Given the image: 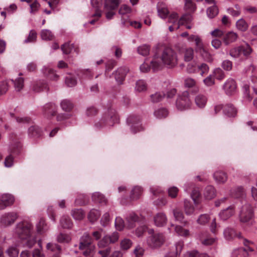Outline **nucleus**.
Instances as JSON below:
<instances>
[{
    "mask_svg": "<svg viewBox=\"0 0 257 257\" xmlns=\"http://www.w3.org/2000/svg\"><path fill=\"white\" fill-rule=\"evenodd\" d=\"M244 190L242 186H237L231 191V195L232 197L238 198L244 194Z\"/></svg>",
    "mask_w": 257,
    "mask_h": 257,
    "instance_id": "09e8293b",
    "label": "nucleus"
},
{
    "mask_svg": "<svg viewBox=\"0 0 257 257\" xmlns=\"http://www.w3.org/2000/svg\"><path fill=\"white\" fill-rule=\"evenodd\" d=\"M238 35L236 33L232 31L229 32L224 36L223 42L226 45H228L236 41Z\"/></svg>",
    "mask_w": 257,
    "mask_h": 257,
    "instance_id": "c756f323",
    "label": "nucleus"
},
{
    "mask_svg": "<svg viewBox=\"0 0 257 257\" xmlns=\"http://www.w3.org/2000/svg\"><path fill=\"white\" fill-rule=\"evenodd\" d=\"M119 237V233L114 231L110 234L105 235L100 239L97 243L99 248H103L107 247L109 244H113L116 242Z\"/></svg>",
    "mask_w": 257,
    "mask_h": 257,
    "instance_id": "1a4fd4ad",
    "label": "nucleus"
},
{
    "mask_svg": "<svg viewBox=\"0 0 257 257\" xmlns=\"http://www.w3.org/2000/svg\"><path fill=\"white\" fill-rule=\"evenodd\" d=\"M42 72L44 74L52 80H57L59 78L58 75L55 71L49 66H44L42 69Z\"/></svg>",
    "mask_w": 257,
    "mask_h": 257,
    "instance_id": "a878e982",
    "label": "nucleus"
},
{
    "mask_svg": "<svg viewBox=\"0 0 257 257\" xmlns=\"http://www.w3.org/2000/svg\"><path fill=\"white\" fill-rule=\"evenodd\" d=\"M236 83L232 78H228L223 85V89L228 95H233L236 91Z\"/></svg>",
    "mask_w": 257,
    "mask_h": 257,
    "instance_id": "4468645a",
    "label": "nucleus"
},
{
    "mask_svg": "<svg viewBox=\"0 0 257 257\" xmlns=\"http://www.w3.org/2000/svg\"><path fill=\"white\" fill-rule=\"evenodd\" d=\"M45 113L47 114H51L53 116L57 111V107L54 103L47 104L44 107Z\"/></svg>",
    "mask_w": 257,
    "mask_h": 257,
    "instance_id": "49530a36",
    "label": "nucleus"
},
{
    "mask_svg": "<svg viewBox=\"0 0 257 257\" xmlns=\"http://www.w3.org/2000/svg\"><path fill=\"white\" fill-rule=\"evenodd\" d=\"M157 11L159 16H167L169 13L167 6L162 3H158Z\"/></svg>",
    "mask_w": 257,
    "mask_h": 257,
    "instance_id": "58836bf2",
    "label": "nucleus"
},
{
    "mask_svg": "<svg viewBox=\"0 0 257 257\" xmlns=\"http://www.w3.org/2000/svg\"><path fill=\"white\" fill-rule=\"evenodd\" d=\"M33 233V225L29 220H24L19 222L14 230V235L20 240H27V246L31 248L36 243V239L30 237Z\"/></svg>",
    "mask_w": 257,
    "mask_h": 257,
    "instance_id": "f257e3e1",
    "label": "nucleus"
},
{
    "mask_svg": "<svg viewBox=\"0 0 257 257\" xmlns=\"http://www.w3.org/2000/svg\"><path fill=\"white\" fill-rule=\"evenodd\" d=\"M154 221L157 226L163 227L167 223V216L164 212H159L154 216Z\"/></svg>",
    "mask_w": 257,
    "mask_h": 257,
    "instance_id": "6ab92c4d",
    "label": "nucleus"
},
{
    "mask_svg": "<svg viewBox=\"0 0 257 257\" xmlns=\"http://www.w3.org/2000/svg\"><path fill=\"white\" fill-rule=\"evenodd\" d=\"M252 52V49L247 43L235 47L230 49L229 54L234 58H247Z\"/></svg>",
    "mask_w": 257,
    "mask_h": 257,
    "instance_id": "20e7f679",
    "label": "nucleus"
},
{
    "mask_svg": "<svg viewBox=\"0 0 257 257\" xmlns=\"http://www.w3.org/2000/svg\"><path fill=\"white\" fill-rule=\"evenodd\" d=\"M15 201L14 197L10 194H4L0 196V210L11 206Z\"/></svg>",
    "mask_w": 257,
    "mask_h": 257,
    "instance_id": "2eb2a0df",
    "label": "nucleus"
},
{
    "mask_svg": "<svg viewBox=\"0 0 257 257\" xmlns=\"http://www.w3.org/2000/svg\"><path fill=\"white\" fill-rule=\"evenodd\" d=\"M194 102L198 108H204L208 102V97L205 94L199 93L195 96Z\"/></svg>",
    "mask_w": 257,
    "mask_h": 257,
    "instance_id": "a211bd4d",
    "label": "nucleus"
},
{
    "mask_svg": "<svg viewBox=\"0 0 257 257\" xmlns=\"http://www.w3.org/2000/svg\"><path fill=\"white\" fill-rule=\"evenodd\" d=\"M92 241V238L88 233L84 234L80 239L79 249L86 257H91L93 255L95 246Z\"/></svg>",
    "mask_w": 257,
    "mask_h": 257,
    "instance_id": "7ed1b4c3",
    "label": "nucleus"
},
{
    "mask_svg": "<svg viewBox=\"0 0 257 257\" xmlns=\"http://www.w3.org/2000/svg\"><path fill=\"white\" fill-rule=\"evenodd\" d=\"M119 118L113 109H109L103 116L101 123L108 126H112L115 123L118 122Z\"/></svg>",
    "mask_w": 257,
    "mask_h": 257,
    "instance_id": "f8f14e48",
    "label": "nucleus"
},
{
    "mask_svg": "<svg viewBox=\"0 0 257 257\" xmlns=\"http://www.w3.org/2000/svg\"><path fill=\"white\" fill-rule=\"evenodd\" d=\"M121 0H104L103 14L105 16H113Z\"/></svg>",
    "mask_w": 257,
    "mask_h": 257,
    "instance_id": "0eeeda50",
    "label": "nucleus"
},
{
    "mask_svg": "<svg viewBox=\"0 0 257 257\" xmlns=\"http://www.w3.org/2000/svg\"><path fill=\"white\" fill-rule=\"evenodd\" d=\"M6 254L9 257H18L19 250L17 247L15 246H10L6 251Z\"/></svg>",
    "mask_w": 257,
    "mask_h": 257,
    "instance_id": "de8ad7c7",
    "label": "nucleus"
},
{
    "mask_svg": "<svg viewBox=\"0 0 257 257\" xmlns=\"http://www.w3.org/2000/svg\"><path fill=\"white\" fill-rule=\"evenodd\" d=\"M36 229L38 233L39 234L44 233L48 229V227L44 219H40L39 222L37 223Z\"/></svg>",
    "mask_w": 257,
    "mask_h": 257,
    "instance_id": "79ce46f5",
    "label": "nucleus"
},
{
    "mask_svg": "<svg viewBox=\"0 0 257 257\" xmlns=\"http://www.w3.org/2000/svg\"><path fill=\"white\" fill-rule=\"evenodd\" d=\"M18 215L15 212H9L4 213L0 218V225L3 227L12 225L18 219Z\"/></svg>",
    "mask_w": 257,
    "mask_h": 257,
    "instance_id": "ddd939ff",
    "label": "nucleus"
},
{
    "mask_svg": "<svg viewBox=\"0 0 257 257\" xmlns=\"http://www.w3.org/2000/svg\"><path fill=\"white\" fill-rule=\"evenodd\" d=\"M236 26L238 30L242 32L245 31L248 27L247 23L242 18L236 22Z\"/></svg>",
    "mask_w": 257,
    "mask_h": 257,
    "instance_id": "6e6d98bb",
    "label": "nucleus"
},
{
    "mask_svg": "<svg viewBox=\"0 0 257 257\" xmlns=\"http://www.w3.org/2000/svg\"><path fill=\"white\" fill-rule=\"evenodd\" d=\"M248 253L246 249L240 247L233 250L232 253V257H247Z\"/></svg>",
    "mask_w": 257,
    "mask_h": 257,
    "instance_id": "a19ab883",
    "label": "nucleus"
},
{
    "mask_svg": "<svg viewBox=\"0 0 257 257\" xmlns=\"http://www.w3.org/2000/svg\"><path fill=\"white\" fill-rule=\"evenodd\" d=\"M100 215V213L98 210L93 209L89 212L88 215V218L90 222H94L97 220Z\"/></svg>",
    "mask_w": 257,
    "mask_h": 257,
    "instance_id": "3c124183",
    "label": "nucleus"
},
{
    "mask_svg": "<svg viewBox=\"0 0 257 257\" xmlns=\"http://www.w3.org/2000/svg\"><path fill=\"white\" fill-rule=\"evenodd\" d=\"M184 210L186 215L190 216L195 213V208L190 201L185 199L184 201Z\"/></svg>",
    "mask_w": 257,
    "mask_h": 257,
    "instance_id": "2f4dec72",
    "label": "nucleus"
},
{
    "mask_svg": "<svg viewBox=\"0 0 257 257\" xmlns=\"http://www.w3.org/2000/svg\"><path fill=\"white\" fill-rule=\"evenodd\" d=\"M154 232L152 229L148 230L151 235L147 239V243L152 247L160 246L164 242V235L161 233L154 234Z\"/></svg>",
    "mask_w": 257,
    "mask_h": 257,
    "instance_id": "6e6552de",
    "label": "nucleus"
},
{
    "mask_svg": "<svg viewBox=\"0 0 257 257\" xmlns=\"http://www.w3.org/2000/svg\"><path fill=\"white\" fill-rule=\"evenodd\" d=\"M183 59L185 62H191L194 58V52L192 48H185L182 51Z\"/></svg>",
    "mask_w": 257,
    "mask_h": 257,
    "instance_id": "7c9ffc66",
    "label": "nucleus"
},
{
    "mask_svg": "<svg viewBox=\"0 0 257 257\" xmlns=\"http://www.w3.org/2000/svg\"><path fill=\"white\" fill-rule=\"evenodd\" d=\"M223 235L224 238L227 240H232L235 236H237L238 238L242 237L240 233L236 234L234 229L229 227H227L224 229Z\"/></svg>",
    "mask_w": 257,
    "mask_h": 257,
    "instance_id": "bb28decb",
    "label": "nucleus"
},
{
    "mask_svg": "<svg viewBox=\"0 0 257 257\" xmlns=\"http://www.w3.org/2000/svg\"><path fill=\"white\" fill-rule=\"evenodd\" d=\"M71 239L70 235L65 233H60L57 237V241L60 243H68Z\"/></svg>",
    "mask_w": 257,
    "mask_h": 257,
    "instance_id": "680f3d73",
    "label": "nucleus"
},
{
    "mask_svg": "<svg viewBox=\"0 0 257 257\" xmlns=\"http://www.w3.org/2000/svg\"><path fill=\"white\" fill-rule=\"evenodd\" d=\"M60 226L63 228L70 229L73 226V223L68 216L64 215L60 220Z\"/></svg>",
    "mask_w": 257,
    "mask_h": 257,
    "instance_id": "c9c22d12",
    "label": "nucleus"
},
{
    "mask_svg": "<svg viewBox=\"0 0 257 257\" xmlns=\"http://www.w3.org/2000/svg\"><path fill=\"white\" fill-rule=\"evenodd\" d=\"M163 19L168 18V22L170 23H172L173 25L169 26V30L172 32L175 29H178L180 25L184 24V21L186 17H180L178 20L179 17H162Z\"/></svg>",
    "mask_w": 257,
    "mask_h": 257,
    "instance_id": "dca6fc26",
    "label": "nucleus"
},
{
    "mask_svg": "<svg viewBox=\"0 0 257 257\" xmlns=\"http://www.w3.org/2000/svg\"><path fill=\"white\" fill-rule=\"evenodd\" d=\"M213 178L217 184L225 183L227 180L226 173L221 171H217L213 174Z\"/></svg>",
    "mask_w": 257,
    "mask_h": 257,
    "instance_id": "393cba45",
    "label": "nucleus"
},
{
    "mask_svg": "<svg viewBox=\"0 0 257 257\" xmlns=\"http://www.w3.org/2000/svg\"><path fill=\"white\" fill-rule=\"evenodd\" d=\"M41 37L43 40L50 41L53 39L54 35L50 30L45 29L41 31Z\"/></svg>",
    "mask_w": 257,
    "mask_h": 257,
    "instance_id": "864d4df0",
    "label": "nucleus"
},
{
    "mask_svg": "<svg viewBox=\"0 0 257 257\" xmlns=\"http://www.w3.org/2000/svg\"><path fill=\"white\" fill-rule=\"evenodd\" d=\"M172 213L175 221L183 223L184 225L188 223V222L186 220L183 221L184 215L182 211L179 209L177 208L173 209L172 210Z\"/></svg>",
    "mask_w": 257,
    "mask_h": 257,
    "instance_id": "72a5a7b5",
    "label": "nucleus"
},
{
    "mask_svg": "<svg viewBox=\"0 0 257 257\" xmlns=\"http://www.w3.org/2000/svg\"><path fill=\"white\" fill-rule=\"evenodd\" d=\"M157 61L161 64V69L163 66L168 68H173L178 63V57L176 52L170 47L165 48L161 52L160 55H154Z\"/></svg>",
    "mask_w": 257,
    "mask_h": 257,
    "instance_id": "f03ea898",
    "label": "nucleus"
},
{
    "mask_svg": "<svg viewBox=\"0 0 257 257\" xmlns=\"http://www.w3.org/2000/svg\"><path fill=\"white\" fill-rule=\"evenodd\" d=\"M92 7L95 9V13L92 16H101L103 14V10L100 9L102 0H91Z\"/></svg>",
    "mask_w": 257,
    "mask_h": 257,
    "instance_id": "cd10ccee",
    "label": "nucleus"
},
{
    "mask_svg": "<svg viewBox=\"0 0 257 257\" xmlns=\"http://www.w3.org/2000/svg\"><path fill=\"white\" fill-rule=\"evenodd\" d=\"M191 101L189 97V93L185 91L179 96L176 101V106L180 110H184L190 108Z\"/></svg>",
    "mask_w": 257,
    "mask_h": 257,
    "instance_id": "9d476101",
    "label": "nucleus"
},
{
    "mask_svg": "<svg viewBox=\"0 0 257 257\" xmlns=\"http://www.w3.org/2000/svg\"><path fill=\"white\" fill-rule=\"evenodd\" d=\"M154 114L157 118L162 119L168 116V111L166 108H161L155 110Z\"/></svg>",
    "mask_w": 257,
    "mask_h": 257,
    "instance_id": "37998d69",
    "label": "nucleus"
},
{
    "mask_svg": "<svg viewBox=\"0 0 257 257\" xmlns=\"http://www.w3.org/2000/svg\"><path fill=\"white\" fill-rule=\"evenodd\" d=\"M165 96V94L163 92H156L151 95V100L154 103H157L161 101Z\"/></svg>",
    "mask_w": 257,
    "mask_h": 257,
    "instance_id": "e2e57ef3",
    "label": "nucleus"
},
{
    "mask_svg": "<svg viewBox=\"0 0 257 257\" xmlns=\"http://www.w3.org/2000/svg\"><path fill=\"white\" fill-rule=\"evenodd\" d=\"M211 219L210 215L208 214H202L199 216L196 222L200 225H205Z\"/></svg>",
    "mask_w": 257,
    "mask_h": 257,
    "instance_id": "a18cd8bd",
    "label": "nucleus"
},
{
    "mask_svg": "<svg viewBox=\"0 0 257 257\" xmlns=\"http://www.w3.org/2000/svg\"><path fill=\"white\" fill-rule=\"evenodd\" d=\"M92 199L94 202L102 204H105L107 201L104 196L99 192L94 193L92 196Z\"/></svg>",
    "mask_w": 257,
    "mask_h": 257,
    "instance_id": "4c0bfd02",
    "label": "nucleus"
},
{
    "mask_svg": "<svg viewBox=\"0 0 257 257\" xmlns=\"http://www.w3.org/2000/svg\"><path fill=\"white\" fill-rule=\"evenodd\" d=\"M147 85L145 81L143 80H139L137 81L135 87V90L138 92H143L146 90Z\"/></svg>",
    "mask_w": 257,
    "mask_h": 257,
    "instance_id": "603ef678",
    "label": "nucleus"
},
{
    "mask_svg": "<svg viewBox=\"0 0 257 257\" xmlns=\"http://www.w3.org/2000/svg\"><path fill=\"white\" fill-rule=\"evenodd\" d=\"M157 58L154 56L151 59H146L140 66V70L142 73L149 72L152 69L154 71L161 69V63L157 61Z\"/></svg>",
    "mask_w": 257,
    "mask_h": 257,
    "instance_id": "39448f33",
    "label": "nucleus"
},
{
    "mask_svg": "<svg viewBox=\"0 0 257 257\" xmlns=\"http://www.w3.org/2000/svg\"><path fill=\"white\" fill-rule=\"evenodd\" d=\"M184 243L183 241L180 240L176 242L170 251L169 252L165 257H177L183 247Z\"/></svg>",
    "mask_w": 257,
    "mask_h": 257,
    "instance_id": "f3484780",
    "label": "nucleus"
},
{
    "mask_svg": "<svg viewBox=\"0 0 257 257\" xmlns=\"http://www.w3.org/2000/svg\"><path fill=\"white\" fill-rule=\"evenodd\" d=\"M143 192V189L142 187L136 186L133 188L130 193V199L132 200L138 199Z\"/></svg>",
    "mask_w": 257,
    "mask_h": 257,
    "instance_id": "473e14b6",
    "label": "nucleus"
},
{
    "mask_svg": "<svg viewBox=\"0 0 257 257\" xmlns=\"http://www.w3.org/2000/svg\"><path fill=\"white\" fill-rule=\"evenodd\" d=\"M132 244L131 239L125 238L120 241V246L122 250H127L132 246Z\"/></svg>",
    "mask_w": 257,
    "mask_h": 257,
    "instance_id": "0e129e2a",
    "label": "nucleus"
},
{
    "mask_svg": "<svg viewBox=\"0 0 257 257\" xmlns=\"http://www.w3.org/2000/svg\"><path fill=\"white\" fill-rule=\"evenodd\" d=\"M150 48L147 45H142L138 48V52L141 55L147 56L150 53Z\"/></svg>",
    "mask_w": 257,
    "mask_h": 257,
    "instance_id": "69168bd1",
    "label": "nucleus"
},
{
    "mask_svg": "<svg viewBox=\"0 0 257 257\" xmlns=\"http://www.w3.org/2000/svg\"><path fill=\"white\" fill-rule=\"evenodd\" d=\"M203 58V59L208 62H211L213 60L212 56L207 51V50L203 47L201 49L196 51Z\"/></svg>",
    "mask_w": 257,
    "mask_h": 257,
    "instance_id": "ea45409f",
    "label": "nucleus"
},
{
    "mask_svg": "<svg viewBox=\"0 0 257 257\" xmlns=\"http://www.w3.org/2000/svg\"><path fill=\"white\" fill-rule=\"evenodd\" d=\"M128 71V69L126 67H120L115 71L114 75L115 80L118 84L121 83Z\"/></svg>",
    "mask_w": 257,
    "mask_h": 257,
    "instance_id": "aec40b11",
    "label": "nucleus"
},
{
    "mask_svg": "<svg viewBox=\"0 0 257 257\" xmlns=\"http://www.w3.org/2000/svg\"><path fill=\"white\" fill-rule=\"evenodd\" d=\"M139 217L134 212L129 213L126 217V228L128 229L133 228L136 225V222L138 221Z\"/></svg>",
    "mask_w": 257,
    "mask_h": 257,
    "instance_id": "b1692460",
    "label": "nucleus"
},
{
    "mask_svg": "<svg viewBox=\"0 0 257 257\" xmlns=\"http://www.w3.org/2000/svg\"><path fill=\"white\" fill-rule=\"evenodd\" d=\"M185 2L184 9L188 12L192 13L195 11L196 6L192 0H184Z\"/></svg>",
    "mask_w": 257,
    "mask_h": 257,
    "instance_id": "4d7b16f0",
    "label": "nucleus"
},
{
    "mask_svg": "<svg viewBox=\"0 0 257 257\" xmlns=\"http://www.w3.org/2000/svg\"><path fill=\"white\" fill-rule=\"evenodd\" d=\"M62 109L65 111H70L73 107V104L70 100L64 99L60 103Z\"/></svg>",
    "mask_w": 257,
    "mask_h": 257,
    "instance_id": "bf43d9fd",
    "label": "nucleus"
},
{
    "mask_svg": "<svg viewBox=\"0 0 257 257\" xmlns=\"http://www.w3.org/2000/svg\"><path fill=\"white\" fill-rule=\"evenodd\" d=\"M171 226L175 227V231L178 235L183 237H188L190 235L189 230L188 229L184 228L183 226L181 225H176L175 226L173 224H171Z\"/></svg>",
    "mask_w": 257,
    "mask_h": 257,
    "instance_id": "f704fd0d",
    "label": "nucleus"
},
{
    "mask_svg": "<svg viewBox=\"0 0 257 257\" xmlns=\"http://www.w3.org/2000/svg\"><path fill=\"white\" fill-rule=\"evenodd\" d=\"M127 124L131 127V132L135 134L144 129L140 123L141 118L138 115L132 114L129 115L126 119Z\"/></svg>",
    "mask_w": 257,
    "mask_h": 257,
    "instance_id": "9b49d317",
    "label": "nucleus"
},
{
    "mask_svg": "<svg viewBox=\"0 0 257 257\" xmlns=\"http://www.w3.org/2000/svg\"><path fill=\"white\" fill-rule=\"evenodd\" d=\"M199 239L202 244L204 245H211L215 243L217 240L216 237H208L206 238H203L201 235L199 236Z\"/></svg>",
    "mask_w": 257,
    "mask_h": 257,
    "instance_id": "13d9d810",
    "label": "nucleus"
},
{
    "mask_svg": "<svg viewBox=\"0 0 257 257\" xmlns=\"http://www.w3.org/2000/svg\"><path fill=\"white\" fill-rule=\"evenodd\" d=\"M62 51L64 54H68L75 52L76 54L79 53L78 47L74 44L65 43L61 47Z\"/></svg>",
    "mask_w": 257,
    "mask_h": 257,
    "instance_id": "4be33fe9",
    "label": "nucleus"
},
{
    "mask_svg": "<svg viewBox=\"0 0 257 257\" xmlns=\"http://www.w3.org/2000/svg\"><path fill=\"white\" fill-rule=\"evenodd\" d=\"M200 195L201 194L198 188H195L193 189L191 194V197L195 206H197L200 203L198 199L200 197Z\"/></svg>",
    "mask_w": 257,
    "mask_h": 257,
    "instance_id": "c03bdc74",
    "label": "nucleus"
},
{
    "mask_svg": "<svg viewBox=\"0 0 257 257\" xmlns=\"http://www.w3.org/2000/svg\"><path fill=\"white\" fill-rule=\"evenodd\" d=\"M71 215L75 220H81L84 216V213L81 209H73L71 211Z\"/></svg>",
    "mask_w": 257,
    "mask_h": 257,
    "instance_id": "8fccbe9b",
    "label": "nucleus"
},
{
    "mask_svg": "<svg viewBox=\"0 0 257 257\" xmlns=\"http://www.w3.org/2000/svg\"><path fill=\"white\" fill-rule=\"evenodd\" d=\"M11 140V144L9 146V151L11 153L18 154L21 147L22 145L20 142L17 139H13V137H10Z\"/></svg>",
    "mask_w": 257,
    "mask_h": 257,
    "instance_id": "412c9836",
    "label": "nucleus"
},
{
    "mask_svg": "<svg viewBox=\"0 0 257 257\" xmlns=\"http://www.w3.org/2000/svg\"><path fill=\"white\" fill-rule=\"evenodd\" d=\"M223 111L225 115L229 117H233L236 113V109L230 104L223 106Z\"/></svg>",
    "mask_w": 257,
    "mask_h": 257,
    "instance_id": "e433bc0d",
    "label": "nucleus"
},
{
    "mask_svg": "<svg viewBox=\"0 0 257 257\" xmlns=\"http://www.w3.org/2000/svg\"><path fill=\"white\" fill-rule=\"evenodd\" d=\"M212 75L214 78L219 80H221L225 77L224 72L220 68H215L212 72Z\"/></svg>",
    "mask_w": 257,
    "mask_h": 257,
    "instance_id": "052dcab7",
    "label": "nucleus"
},
{
    "mask_svg": "<svg viewBox=\"0 0 257 257\" xmlns=\"http://www.w3.org/2000/svg\"><path fill=\"white\" fill-rule=\"evenodd\" d=\"M254 217L252 208L250 205L246 204L244 205L241 208L239 213V220L242 223H248L250 222L253 224V218Z\"/></svg>",
    "mask_w": 257,
    "mask_h": 257,
    "instance_id": "423d86ee",
    "label": "nucleus"
},
{
    "mask_svg": "<svg viewBox=\"0 0 257 257\" xmlns=\"http://www.w3.org/2000/svg\"><path fill=\"white\" fill-rule=\"evenodd\" d=\"M203 195L205 199H212L216 196V190L213 186L208 185L205 188Z\"/></svg>",
    "mask_w": 257,
    "mask_h": 257,
    "instance_id": "c85d7f7f",
    "label": "nucleus"
},
{
    "mask_svg": "<svg viewBox=\"0 0 257 257\" xmlns=\"http://www.w3.org/2000/svg\"><path fill=\"white\" fill-rule=\"evenodd\" d=\"M235 210L232 206H230L225 209L222 210L219 213L220 218L223 220H226L234 214Z\"/></svg>",
    "mask_w": 257,
    "mask_h": 257,
    "instance_id": "5701e85b",
    "label": "nucleus"
},
{
    "mask_svg": "<svg viewBox=\"0 0 257 257\" xmlns=\"http://www.w3.org/2000/svg\"><path fill=\"white\" fill-rule=\"evenodd\" d=\"M179 189L175 186L169 187L167 190L168 196L171 198H176L178 194Z\"/></svg>",
    "mask_w": 257,
    "mask_h": 257,
    "instance_id": "774afa93",
    "label": "nucleus"
},
{
    "mask_svg": "<svg viewBox=\"0 0 257 257\" xmlns=\"http://www.w3.org/2000/svg\"><path fill=\"white\" fill-rule=\"evenodd\" d=\"M126 20L122 19L121 23L124 26H132L135 28H140L141 27V24L140 23L137 21H131L128 20V17H125Z\"/></svg>",
    "mask_w": 257,
    "mask_h": 257,
    "instance_id": "5fc2aeb1",
    "label": "nucleus"
},
{
    "mask_svg": "<svg viewBox=\"0 0 257 257\" xmlns=\"http://www.w3.org/2000/svg\"><path fill=\"white\" fill-rule=\"evenodd\" d=\"M186 71L189 73H195L198 72V65L195 62L189 63L186 67Z\"/></svg>",
    "mask_w": 257,
    "mask_h": 257,
    "instance_id": "338daca9",
    "label": "nucleus"
}]
</instances>
